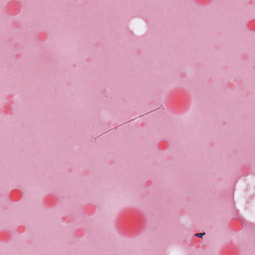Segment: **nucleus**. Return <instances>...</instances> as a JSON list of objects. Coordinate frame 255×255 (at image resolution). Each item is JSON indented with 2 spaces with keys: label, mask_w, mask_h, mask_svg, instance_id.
Returning <instances> with one entry per match:
<instances>
[{
  "label": "nucleus",
  "mask_w": 255,
  "mask_h": 255,
  "mask_svg": "<svg viewBox=\"0 0 255 255\" xmlns=\"http://www.w3.org/2000/svg\"><path fill=\"white\" fill-rule=\"evenodd\" d=\"M205 234V233H197L195 234V236L196 237H199V238H202L203 235H204Z\"/></svg>",
  "instance_id": "f257e3e1"
}]
</instances>
